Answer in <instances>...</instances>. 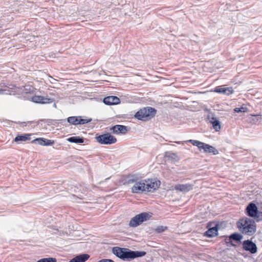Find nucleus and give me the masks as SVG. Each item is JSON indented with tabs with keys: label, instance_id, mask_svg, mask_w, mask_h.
<instances>
[{
	"label": "nucleus",
	"instance_id": "nucleus-1",
	"mask_svg": "<svg viewBox=\"0 0 262 262\" xmlns=\"http://www.w3.org/2000/svg\"><path fill=\"white\" fill-rule=\"evenodd\" d=\"M112 253L120 259L127 261H131L135 258L142 257L146 254L143 251H133L128 248L114 247Z\"/></svg>",
	"mask_w": 262,
	"mask_h": 262
},
{
	"label": "nucleus",
	"instance_id": "nucleus-2",
	"mask_svg": "<svg viewBox=\"0 0 262 262\" xmlns=\"http://www.w3.org/2000/svg\"><path fill=\"white\" fill-rule=\"evenodd\" d=\"M236 226L242 234L247 236H253L257 230L256 221L248 217L239 219Z\"/></svg>",
	"mask_w": 262,
	"mask_h": 262
},
{
	"label": "nucleus",
	"instance_id": "nucleus-3",
	"mask_svg": "<svg viewBox=\"0 0 262 262\" xmlns=\"http://www.w3.org/2000/svg\"><path fill=\"white\" fill-rule=\"evenodd\" d=\"M157 113V110L151 107H143L137 111L134 115L136 119L140 121H147L153 118Z\"/></svg>",
	"mask_w": 262,
	"mask_h": 262
},
{
	"label": "nucleus",
	"instance_id": "nucleus-4",
	"mask_svg": "<svg viewBox=\"0 0 262 262\" xmlns=\"http://www.w3.org/2000/svg\"><path fill=\"white\" fill-rule=\"evenodd\" d=\"M245 213L249 218L255 219L257 222L262 221V211L258 210L257 206L253 202L249 203L246 206Z\"/></svg>",
	"mask_w": 262,
	"mask_h": 262
},
{
	"label": "nucleus",
	"instance_id": "nucleus-5",
	"mask_svg": "<svg viewBox=\"0 0 262 262\" xmlns=\"http://www.w3.org/2000/svg\"><path fill=\"white\" fill-rule=\"evenodd\" d=\"M152 213L150 212H143L136 215L131 219L129 223L130 227H136L143 222L147 221L152 216Z\"/></svg>",
	"mask_w": 262,
	"mask_h": 262
},
{
	"label": "nucleus",
	"instance_id": "nucleus-6",
	"mask_svg": "<svg viewBox=\"0 0 262 262\" xmlns=\"http://www.w3.org/2000/svg\"><path fill=\"white\" fill-rule=\"evenodd\" d=\"M21 89L8 82L0 83V95H16L21 92Z\"/></svg>",
	"mask_w": 262,
	"mask_h": 262
},
{
	"label": "nucleus",
	"instance_id": "nucleus-7",
	"mask_svg": "<svg viewBox=\"0 0 262 262\" xmlns=\"http://www.w3.org/2000/svg\"><path fill=\"white\" fill-rule=\"evenodd\" d=\"M223 237L225 238L224 242L227 246L235 248L237 247V245L233 242L238 244H242V240L244 237L242 234L238 232H234L229 236L225 235Z\"/></svg>",
	"mask_w": 262,
	"mask_h": 262
},
{
	"label": "nucleus",
	"instance_id": "nucleus-8",
	"mask_svg": "<svg viewBox=\"0 0 262 262\" xmlns=\"http://www.w3.org/2000/svg\"><path fill=\"white\" fill-rule=\"evenodd\" d=\"M95 139L97 142L103 145H111L117 142L116 138L110 133H106L99 135H97Z\"/></svg>",
	"mask_w": 262,
	"mask_h": 262
},
{
	"label": "nucleus",
	"instance_id": "nucleus-9",
	"mask_svg": "<svg viewBox=\"0 0 262 262\" xmlns=\"http://www.w3.org/2000/svg\"><path fill=\"white\" fill-rule=\"evenodd\" d=\"M242 245L243 250L249 252L251 254H254L257 252V245L251 239L244 241Z\"/></svg>",
	"mask_w": 262,
	"mask_h": 262
},
{
	"label": "nucleus",
	"instance_id": "nucleus-10",
	"mask_svg": "<svg viewBox=\"0 0 262 262\" xmlns=\"http://www.w3.org/2000/svg\"><path fill=\"white\" fill-rule=\"evenodd\" d=\"M92 119H83L81 116H71L67 119V121L74 125H83L91 122Z\"/></svg>",
	"mask_w": 262,
	"mask_h": 262
},
{
	"label": "nucleus",
	"instance_id": "nucleus-11",
	"mask_svg": "<svg viewBox=\"0 0 262 262\" xmlns=\"http://www.w3.org/2000/svg\"><path fill=\"white\" fill-rule=\"evenodd\" d=\"M212 223L209 222L207 224L208 230L204 232V236L212 238L216 236L218 234L219 224H215L213 227H211Z\"/></svg>",
	"mask_w": 262,
	"mask_h": 262
},
{
	"label": "nucleus",
	"instance_id": "nucleus-12",
	"mask_svg": "<svg viewBox=\"0 0 262 262\" xmlns=\"http://www.w3.org/2000/svg\"><path fill=\"white\" fill-rule=\"evenodd\" d=\"M160 184L161 182L159 180H150L148 179L146 180L145 182V191L153 192L159 188Z\"/></svg>",
	"mask_w": 262,
	"mask_h": 262
},
{
	"label": "nucleus",
	"instance_id": "nucleus-13",
	"mask_svg": "<svg viewBox=\"0 0 262 262\" xmlns=\"http://www.w3.org/2000/svg\"><path fill=\"white\" fill-rule=\"evenodd\" d=\"M146 180H138L132 187V192L134 193H139L145 191Z\"/></svg>",
	"mask_w": 262,
	"mask_h": 262
},
{
	"label": "nucleus",
	"instance_id": "nucleus-14",
	"mask_svg": "<svg viewBox=\"0 0 262 262\" xmlns=\"http://www.w3.org/2000/svg\"><path fill=\"white\" fill-rule=\"evenodd\" d=\"M31 99L32 102L40 104L51 103L54 101V98L39 95H34L31 98Z\"/></svg>",
	"mask_w": 262,
	"mask_h": 262
},
{
	"label": "nucleus",
	"instance_id": "nucleus-15",
	"mask_svg": "<svg viewBox=\"0 0 262 262\" xmlns=\"http://www.w3.org/2000/svg\"><path fill=\"white\" fill-rule=\"evenodd\" d=\"M110 130L112 131L113 133L114 134L125 135L127 133L128 128L126 126L117 124L112 126Z\"/></svg>",
	"mask_w": 262,
	"mask_h": 262
},
{
	"label": "nucleus",
	"instance_id": "nucleus-16",
	"mask_svg": "<svg viewBox=\"0 0 262 262\" xmlns=\"http://www.w3.org/2000/svg\"><path fill=\"white\" fill-rule=\"evenodd\" d=\"M188 142L191 143L193 145L198 147L200 151L203 150L204 152H207L208 150V148L209 147V144L205 143L198 140L190 139L188 141Z\"/></svg>",
	"mask_w": 262,
	"mask_h": 262
},
{
	"label": "nucleus",
	"instance_id": "nucleus-17",
	"mask_svg": "<svg viewBox=\"0 0 262 262\" xmlns=\"http://www.w3.org/2000/svg\"><path fill=\"white\" fill-rule=\"evenodd\" d=\"M213 92L227 96H229L234 93V91L232 87H223V86H216L214 88Z\"/></svg>",
	"mask_w": 262,
	"mask_h": 262
},
{
	"label": "nucleus",
	"instance_id": "nucleus-18",
	"mask_svg": "<svg viewBox=\"0 0 262 262\" xmlns=\"http://www.w3.org/2000/svg\"><path fill=\"white\" fill-rule=\"evenodd\" d=\"M103 102L107 105H113L120 103V100L116 96H108L104 98Z\"/></svg>",
	"mask_w": 262,
	"mask_h": 262
},
{
	"label": "nucleus",
	"instance_id": "nucleus-19",
	"mask_svg": "<svg viewBox=\"0 0 262 262\" xmlns=\"http://www.w3.org/2000/svg\"><path fill=\"white\" fill-rule=\"evenodd\" d=\"M31 143L42 146H51L54 143V141L44 138H38L32 140Z\"/></svg>",
	"mask_w": 262,
	"mask_h": 262
},
{
	"label": "nucleus",
	"instance_id": "nucleus-20",
	"mask_svg": "<svg viewBox=\"0 0 262 262\" xmlns=\"http://www.w3.org/2000/svg\"><path fill=\"white\" fill-rule=\"evenodd\" d=\"M31 136L32 134L29 133L18 134L15 137L13 141L17 143H20L21 142H26L31 140Z\"/></svg>",
	"mask_w": 262,
	"mask_h": 262
},
{
	"label": "nucleus",
	"instance_id": "nucleus-21",
	"mask_svg": "<svg viewBox=\"0 0 262 262\" xmlns=\"http://www.w3.org/2000/svg\"><path fill=\"white\" fill-rule=\"evenodd\" d=\"M193 189V185L189 184H177L174 187V189L183 193H186Z\"/></svg>",
	"mask_w": 262,
	"mask_h": 262
},
{
	"label": "nucleus",
	"instance_id": "nucleus-22",
	"mask_svg": "<svg viewBox=\"0 0 262 262\" xmlns=\"http://www.w3.org/2000/svg\"><path fill=\"white\" fill-rule=\"evenodd\" d=\"M139 180V177L137 174H128L125 177L123 180V184H129L135 183L136 181Z\"/></svg>",
	"mask_w": 262,
	"mask_h": 262
},
{
	"label": "nucleus",
	"instance_id": "nucleus-23",
	"mask_svg": "<svg viewBox=\"0 0 262 262\" xmlns=\"http://www.w3.org/2000/svg\"><path fill=\"white\" fill-rule=\"evenodd\" d=\"M90 257L88 254H80L71 259L69 262H85Z\"/></svg>",
	"mask_w": 262,
	"mask_h": 262
},
{
	"label": "nucleus",
	"instance_id": "nucleus-24",
	"mask_svg": "<svg viewBox=\"0 0 262 262\" xmlns=\"http://www.w3.org/2000/svg\"><path fill=\"white\" fill-rule=\"evenodd\" d=\"M85 139L80 136H72L67 139V141L70 143L81 144L84 143Z\"/></svg>",
	"mask_w": 262,
	"mask_h": 262
},
{
	"label": "nucleus",
	"instance_id": "nucleus-25",
	"mask_svg": "<svg viewBox=\"0 0 262 262\" xmlns=\"http://www.w3.org/2000/svg\"><path fill=\"white\" fill-rule=\"evenodd\" d=\"M210 122L212 124L213 128L216 132H219L220 130L221 123L216 118L213 117Z\"/></svg>",
	"mask_w": 262,
	"mask_h": 262
},
{
	"label": "nucleus",
	"instance_id": "nucleus-26",
	"mask_svg": "<svg viewBox=\"0 0 262 262\" xmlns=\"http://www.w3.org/2000/svg\"><path fill=\"white\" fill-rule=\"evenodd\" d=\"M36 262H57V259L54 257H47V258H42Z\"/></svg>",
	"mask_w": 262,
	"mask_h": 262
},
{
	"label": "nucleus",
	"instance_id": "nucleus-27",
	"mask_svg": "<svg viewBox=\"0 0 262 262\" xmlns=\"http://www.w3.org/2000/svg\"><path fill=\"white\" fill-rule=\"evenodd\" d=\"M53 122H54L55 123H60L62 125H65L66 120L65 119H60V120H52V119H49L47 120V122L48 123H52Z\"/></svg>",
	"mask_w": 262,
	"mask_h": 262
},
{
	"label": "nucleus",
	"instance_id": "nucleus-28",
	"mask_svg": "<svg viewBox=\"0 0 262 262\" xmlns=\"http://www.w3.org/2000/svg\"><path fill=\"white\" fill-rule=\"evenodd\" d=\"M234 112H236L237 113H245L248 111V108L245 106H242L240 107H235L234 109Z\"/></svg>",
	"mask_w": 262,
	"mask_h": 262
},
{
	"label": "nucleus",
	"instance_id": "nucleus-29",
	"mask_svg": "<svg viewBox=\"0 0 262 262\" xmlns=\"http://www.w3.org/2000/svg\"><path fill=\"white\" fill-rule=\"evenodd\" d=\"M207 153H212L214 155L219 154V151L213 146L209 145V147L208 148Z\"/></svg>",
	"mask_w": 262,
	"mask_h": 262
},
{
	"label": "nucleus",
	"instance_id": "nucleus-30",
	"mask_svg": "<svg viewBox=\"0 0 262 262\" xmlns=\"http://www.w3.org/2000/svg\"><path fill=\"white\" fill-rule=\"evenodd\" d=\"M167 229V226H159L157 227V228L155 229V231L158 233H161L164 232Z\"/></svg>",
	"mask_w": 262,
	"mask_h": 262
},
{
	"label": "nucleus",
	"instance_id": "nucleus-31",
	"mask_svg": "<svg viewBox=\"0 0 262 262\" xmlns=\"http://www.w3.org/2000/svg\"><path fill=\"white\" fill-rule=\"evenodd\" d=\"M176 157V154L173 152H166L165 154V158L168 159H174Z\"/></svg>",
	"mask_w": 262,
	"mask_h": 262
},
{
	"label": "nucleus",
	"instance_id": "nucleus-32",
	"mask_svg": "<svg viewBox=\"0 0 262 262\" xmlns=\"http://www.w3.org/2000/svg\"><path fill=\"white\" fill-rule=\"evenodd\" d=\"M33 88L31 87H29L28 89L27 87L25 86L24 88V90H23V91L26 93V94L30 93L32 92H33Z\"/></svg>",
	"mask_w": 262,
	"mask_h": 262
},
{
	"label": "nucleus",
	"instance_id": "nucleus-33",
	"mask_svg": "<svg viewBox=\"0 0 262 262\" xmlns=\"http://www.w3.org/2000/svg\"><path fill=\"white\" fill-rule=\"evenodd\" d=\"M97 262H115L113 260L111 259H102Z\"/></svg>",
	"mask_w": 262,
	"mask_h": 262
},
{
	"label": "nucleus",
	"instance_id": "nucleus-34",
	"mask_svg": "<svg viewBox=\"0 0 262 262\" xmlns=\"http://www.w3.org/2000/svg\"><path fill=\"white\" fill-rule=\"evenodd\" d=\"M176 143H178V144H180L181 143V141H177L176 142Z\"/></svg>",
	"mask_w": 262,
	"mask_h": 262
},
{
	"label": "nucleus",
	"instance_id": "nucleus-35",
	"mask_svg": "<svg viewBox=\"0 0 262 262\" xmlns=\"http://www.w3.org/2000/svg\"><path fill=\"white\" fill-rule=\"evenodd\" d=\"M53 106L54 107H56V104L54 103Z\"/></svg>",
	"mask_w": 262,
	"mask_h": 262
}]
</instances>
